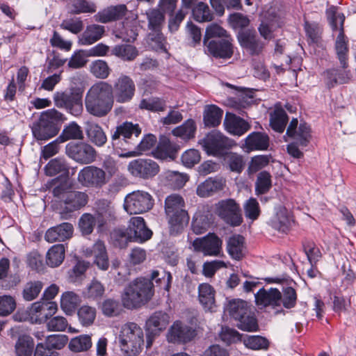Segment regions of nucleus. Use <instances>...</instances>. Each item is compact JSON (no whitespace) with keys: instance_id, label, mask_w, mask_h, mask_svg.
Here are the masks:
<instances>
[{"instance_id":"obj_1","label":"nucleus","mask_w":356,"mask_h":356,"mask_svg":"<svg viewBox=\"0 0 356 356\" xmlns=\"http://www.w3.org/2000/svg\"><path fill=\"white\" fill-rule=\"evenodd\" d=\"M113 86L108 82L100 81L93 84L85 97V107L90 115L103 118L113 106Z\"/></svg>"},{"instance_id":"obj_2","label":"nucleus","mask_w":356,"mask_h":356,"mask_svg":"<svg viewBox=\"0 0 356 356\" xmlns=\"http://www.w3.org/2000/svg\"><path fill=\"white\" fill-rule=\"evenodd\" d=\"M141 129L138 124L124 122L111 130V143L120 157H132L131 149L136 147Z\"/></svg>"},{"instance_id":"obj_3","label":"nucleus","mask_w":356,"mask_h":356,"mask_svg":"<svg viewBox=\"0 0 356 356\" xmlns=\"http://www.w3.org/2000/svg\"><path fill=\"white\" fill-rule=\"evenodd\" d=\"M154 295V284L145 277H138L131 282L121 295L124 308L133 309L146 304Z\"/></svg>"},{"instance_id":"obj_4","label":"nucleus","mask_w":356,"mask_h":356,"mask_svg":"<svg viewBox=\"0 0 356 356\" xmlns=\"http://www.w3.org/2000/svg\"><path fill=\"white\" fill-rule=\"evenodd\" d=\"M65 120V115L55 108L43 111L31 127L33 137L38 140H47L54 137Z\"/></svg>"},{"instance_id":"obj_5","label":"nucleus","mask_w":356,"mask_h":356,"mask_svg":"<svg viewBox=\"0 0 356 356\" xmlns=\"http://www.w3.org/2000/svg\"><path fill=\"white\" fill-rule=\"evenodd\" d=\"M52 193L59 202L62 218H67L70 213L80 209L88 202V196L86 193L69 191L66 182L55 186Z\"/></svg>"},{"instance_id":"obj_6","label":"nucleus","mask_w":356,"mask_h":356,"mask_svg":"<svg viewBox=\"0 0 356 356\" xmlns=\"http://www.w3.org/2000/svg\"><path fill=\"white\" fill-rule=\"evenodd\" d=\"M184 207V198L179 195L172 194L165 198V211L171 234L175 235L181 232L189 222L190 218Z\"/></svg>"},{"instance_id":"obj_7","label":"nucleus","mask_w":356,"mask_h":356,"mask_svg":"<svg viewBox=\"0 0 356 356\" xmlns=\"http://www.w3.org/2000/svg\"><path fill=\"white\" fill-rule=\"evenodd\" d=\"M327 19L332 31L339 29V32L334 43V50L339 63L343 69H346L348 58V40L344 34L343 23L345 16L337 11L336 8H331L327 11Z\"/></svg>"},{"instance_id":"obj_8","label":"nucleus","mask_w":356,"mask_h":356,"mask_svg":"<svg viewBox=\"0 0 356 356\" xmlns=\"http://www.w3.org/2000/svg\"><path fill=\"white\" fill-rule=\"evenodd\" d=\"M227 310L238 321L237 326L239 329L248 332L258 330L257 321L246 301L240 299L229 301Z\"/></svg>"},{"instance_id":"obj_9","label":"nucleus","mask_w":356,"mask_h":356,"mask_svg":"<svg viewBox=\"0 0 356 356\" xmlns=\"http://www.w3.org/2000/svg\"><path fill=\"white\" fill-rule=\"evenodd\" d=\"M120 347L129 356H135L139 353L143 345V332L134 323L124 325L120 335Z\"/></svg>"},{"instance_id":"obj_10","label":"nucleus","mask_w":356,"mask_h":356,"mask_svg":"<svg viewBox=\"0 0 356 356\" xmlns=\"http://www.w3.org/2000/svg\"><path fill=\"white\" fill-rule=\"evenodd\" d=\"M83 92L79 90L56 92L54 95V104L58 108H65L74 116H79L83 112Z\"/></svg>"},{"instance_id":"obj_11","label":"nucleus","mask_w":356,"mask_h":356,"mask_svg":"<svg viewBox=\"0 0 356 356\" xmlns=\"http://www.w3.org/2000/svg\"><path fill=\"white\" fill-rule=\"evenodd\" d=\"M215 213L223 222L232 227L239 226L243 222L240 205L232 198L218 201L215 204Z\"/></svg>"},{"instance_id":"obj_12","label":"nucleus","mask_w":356,"mask_h":356,"mask_svg":"<svg viewBox=\"0 0 356 356\" xmlns=\"http://www.w3.org/2000/svg\"><path fill=\"white\" fill-rule=\"evenodd\" d=\"M154 202L148 192L138 190L126 195L124 208L130 214L143 213L153 207Z\"/></svg>"},{"instance_id":"obj_13","label":"nucleus","mask_w":356,"mask_h":356,"mask_svg":"<svg viewBox=\"0 0 356 356\" xmlns=\"http://www.w3.org/2000/svg\"><path fill=\"white\" fill-rule=\"evenodd\" d=\"M234 145L233 140L216 130L211 131L204 139V147L207 154L216 156H224Z\"/></svg>"},{"instance_id":"obj_14","label":"nucleus","mask_w":356,"mask_h":356,"mask_svg":"<svg viewBox=\"0 0 356 356\" xmlns=\"http://www.w3.org/2000/svg\"><path fill=\"white\" fill-rule=\"evenodd\" d=\"M77 180L83 186L99 189L107 182V175L101 168L87 165L78 173Z\"/></svg>"},{"instance_id":"obj_15","label":"nucleus","mask_w":356,"mask_h":356,"mask_svg":"<svg viewBox=\"0 0 356 356\" xmlns=\"http://www.w3.org/2000/svg\"><path fill=\"white\" fill-rule=\"evenodd\" d=\"M67 155L77 163L90 164L96 159V151L84 142H70L65 147Z\"/></svg>"},{"instance_id":"obj_16","label":"nucleus","mask_w":356,"mask_h":356,"mask_svg":"<svg viewBox=\"0 0 356 356\" xmlns=\"http://www.w3.org/2000/svg\"><path fill=\"white\" fill-rule=\"evenodd\" d=\"M135 92L136 85L133 79L127 75L122 74L113 86V100L120 104L129 102L133 99Z\"/></svg>"},{"instance_id":"obj_17","label":"nucleus","mask_w":356,"mask_h":356,"mask_svg":"<svg viewBox=\"0 0 356 356\" xmlns=\"http://www.w3.org/2000/svg\"><path fill=\"white\" fill-rule=\"evenodd\" d=\"M129 172L135 177L148 179L159 172L156 162L149 159H137L130 161L127 166Z\"/></svg>"},{"instance_id":"obj_18","label":"nucleus","mask_w":356,"mask_h":356,"mask_svg":"<svg viewBox=\"0 0 356 356\" xmlns=\"http://www.w3.org/2000/svg\"><path fill=\"white\" fill-rule=\"evenodd\" d=\"M233 39L231 36L216 38L204 43L205 51L216 58L229 59L234 54Z\"/></svg>"},{"instance_id":"obj_19","label":"nucleus","mask_w":356,"mask_h":356,"mask_svg":"<svg viewBox=\"0 0 356 356\" xmlns=\"http://www.w3.org/2000/svg\"><path fill=\"white\" fill-rule=\"evenodd\" d=\"M170 322L169 315L163 312H155L146 322L147 348H149L155 336L165 330Z\"/></svg>"},{"instance_id":"obj_20","label":"nucleus","mask_w":356,"mask_h":356,"mask_svg":"<svg viewBox=\"0 0 356 356\" xmlns=\"http://www.w3.org/2000/svg\"><path fill=\"white\" fill-rule=\"evenodd\" d=\"M222 240L214 233H209L202 238H197L193 242L195 251L209 256H218L222 250Z\"/></svg>"},{"instance_id":"obj_21","label":"nucleus","mask_w":356,"mask_h":356,"mask_svg":"<svg viewBox=\"0 0 356 356\" xmlns=\"http://www.w3.org/2000/svg\"><path fill=\"white\" fill-rule=\"evenodd\" d=\"M195 330L181 321H175L170 327L167 339L170 343H185L195 336Z\"/></svg>"},{"instance_id":"obj_22","label":"nucleus","mask_w":356,"mask_h":356,"mask_svg":"<svg viewBox=\"0 0 356 356\" xmlns=\"http://www.w3.org/2000/svg\"><path fill=\"white\" fill-rule=\"evenodd\" d=\"M237 38L241 46L250 55H259L262 51L264 44L258 38L255 30L239 31Z\"/></svg>"},{"instance_id":"obj_23","label":"nucleus","mask_w":356,"mask_h":356,"mask_svg":"<svg viewBox=\"0 0 356 356\" xmlns=\"http://www.w3.org/2000/svg\"><path fill=\"white\" fill-rule=\"evenodd\" d=\"M127 229L134 242H145L152 236V232L147 227L145 220L142 217L131 218Z\"/></svg>"},{"instance_id":"obj_24","label":"nucleus","mask_w":356,"mask_h":356,"mask_svg":"<svg viewBox=\"0 0 356 356\" xmlns=\"http://www.w3.org/2000/svg\"><path fill=\"white\" fill-rule=\"evenodd\" d=\"M256 304L264 307H271L273 309L281 307L282 293L277 289H260L254 295Z\"/></svg>"},{"instance_id":"obj_25","label":"nucleus","mask_w":356,"mask_h":356,"mask_svg":"<svg viewBox=\"0 0 356 356\" xmlns=\"http://www.w3.org/2000/svg\"><path fill=\"white\" fill-rule=\"evenodd\" d=\"M298 119L293 118L286 129V134L289 137L298 140L301 147H306L309 144L311 138L310 127L305 122L300 123L298 127Z\"/></svg>"},{"instance_id":"obj_26","label":"nucleus","mask_w":356,"mask_h":356,"mask_svg":"<svg viewBox=\"0 0 356 356\" xmlns=\"http://www.w3.org/2000/svg\"><path fill=\"white\" fill-rule=\"evenodd\" d=\"M225 184L222 177H209L197 186L196 193L200 197H209L222 191Z\"/></svg>"},{"instance_id":"obj_27","label":"nucleus","mask_w":356,"mask_h":356,"mask_svg":"<svg viewBox=\"0 0 356 356\" xmlns=\"http://www.w3.org/2000/svg\"><path fill=\"white\" fill-rule=\"evenodd\" d=\"M225 130L232 135L241 136L250 128V124L244 119L235 114L226 113L223 122Z\"/></svg>"},{"instance_id":"obj_28","label":"nucleus","mask_w":356,"mask_h":356,"mask_svg":"<svg viewBox=\"0 0 356 356\" xmlns=\"http://www.w3.org/2000/svg\"><path fill=\"white\" fill-rule=\"evenodd\" d=\"M57 311V304L51 301L41 300L34 302L31 313L35 316V322L42 323L52 316Z\"/></svg>"},{"instance_id":"obj_29","label":"nucleus","mask_w":356,"mask_h":356,"mask_svg":"<svg viewBox=\"0 0 356 356\" xmlns=\"http://www.w3.org/2000/svg\"><path fill=\"white\" fill-rule=\"evenodd\" d=\"M292 220L288 210L284 207L275 209V215L269 220L268 224L279 232L286 233L291 227Z\"/></svg>"},{"instance_id":"obj_30","label":"nucleus","mask_w":356,"mask_h":356,"mask_svg":"<svg viewBox=\"0 0 356 356\" xmlns=\"http://www.w3.org/2000/svg\"><path fill=\"white\" fill-rule=\"evenodd\" d=\"M127 8L124 4L110 6L94 15L97 22L108 23L122 19L127 13Z\"/></svg>"},{"instance_id":"obj_31","label":"nucleus","mask_w":356,"mask_h":356,"mask_svg":"<svg viewBox=\"0 0 356 356\" xmlns=\"http://www.w3.org/2000/svg\"><path fill=\"white\" fill-rule=\"evenodd\" d=\"M73 225L69 222H63L49 228L45 234V239L50 243L64 241L70 238L73 233Z\"/></svg>"},{"instance_id":"obj_32","label":"nucleus","mask_w":356,"mask_h":356,"mask_svg":"<svg viewBox=\"0 0 356 356\" xmlns=\"http://www.w3.org/2000/svg\"><path fill=\"white\" fill-rule=\"evenodd\" d=\"M270 138L264 132L254 131L250 134L245 140V145L250 150H267L269 147Z\"/></svg>"},{"instance_id":"obj_33","label":"nucleus","mask_w":356,"mask_h":356,"mask_svg":"<svg viewBox=\"0 0 356 356\" xmlns=\"http://www.w3.org/2000/svg\"><path fill=\"white\" fill-rule=\"evenodd\" d=\"M86 252L94 257V261L99 269L106 270L108 268V258L104 242L97 241L90 249H87Z\"/></svg>"},{"instance_id":"obj_34","label":"nucleus","mask_w":356,"mask_h":356,"mask_svg":"<svg viewBox=\"0 0 356 356\" xmlns=\"http://www.w3.org/2000/svg\"><path fill=\"white\" fill-rule=\"evenodd\" d=\"M85 131L88 140L94 145L102 147L106 143V135L102 127L97 123L87 122Z\"/></svg>"},{"instance_id":"obj_35","label":"nucleus","mask_w":356,"mask_h":356,"mask_svg":"<svg viewBox=\"0 0 356 356\" xmlns=\"http://www.w3.org/2000/svg\"><path fill=\"white\" fill-rule=\"evenodd\" d=\"M223 111L214 104L207 105L203 111V122L207 127H218L222 120Z\"/></svg>"},{"instance_id":"obj_36","label":"nucleus","mask_w":356,"mask_h":356,"mask_svg":"<svg viewBox=\"0 0 356 356\" xmlns=\"http://www.w3.org/2000/svg\"><path fill=\"white\" fill-rule=\"evenodd\" d=\"M105 32L104 26L91 24L86 26V30L79 38L82 45H90L100 40Z\"/></svg>"},{"instance_id":"obj_37","label":"nucleus","mask_w":356,"mask_h":356,"mask_svg":"<svg viewBox=\"0 0 356 356\" xmlns=\"http://www.w3.org/2000/svg\"><path fill=\"white\" fill-rule=\"evenodd\" d=\"M95 224L97 228L101 230L108 222L112 220L115 217L113 208L106 201H101L98 204V209L95 216Z\"/></svg>"},{"instance_id":"obj_38","label":"nucleus","mask_w":356,"mask_h":356,"mask_svg":"<svg viewBox=\"0 0 356 356\" xmlns=\"http://www.w3.org/2000/svg\"><path fill=\"white\" fill-rule=\"evenodd\" d=\"M245 238L241 235L231 236L227 243V250L230 257L235 260H241L243 256Z\"/></svg>"},{"instance_id":"obj_39","label":"nucleus","mask_w":356,"mask_h":356,"mask_svg":"<svg viewBox=\"0 0 356 356\" xmlns=\"http://www.w3.org/2000/svg\"><path fill=\"white\" fill-rule=\"evenodd\" d=\"M215 291L207 283L200 284L198 286V298L200 302L207 310H212L215 306Z\"/></svg>"},{"instance_id":"obj_40","label":"nucleus","mask_w":356,"mask_h":356,"mask_svg":"<svg viewBox=\"0 0 356 356\" xmlns=\"http://www.w3.org/2000/svg\"><path fill=\"white\" fill-rule=\"evenodd\" d=\"M289 121L286 111L282 108H276L270 113V125L273 130L277 133H283Z\"/></svg>"},{"instance_id":"obj_41","label":"nucleus","mask_w":356,"mask_h":356,"mask_svg":"<svg viewBox=\"0 0 356 356\" xmlns=\"http://www.w3.org/2000/svg\"><path fill=\"white\" fill-rule=\"evenodd\" d=\"M44 170L49 176H54L58 173L67 175L70 165L65 158L57 157L50 160L44 167Z\"/></svg>"},{"instance_id":"obj_42","label":"nucleus","mask_w":356,"mask_h":356,"mask_svg":"<svg viewBox=\"0 0 356 356\" xmlns=\"http://www.w3.org/2000/svg\"><path fill=\"white\" fill-rule=\"evenodd\" d=\"M122 302L114 298H106L101 305L102 314L107 317H114L119 316L123 312Z\"/></svg>"},{"instance_id":"obj_43","label":"nucleus","mask_w":356,"mask_h":356,"mask_svg":"<svg viewBox=\"0 0 356 356\" xmlns=\"http://www.w3.org/2000/svg\"><path fill=\"white\" fill-rule=\"evenodd\" d=\"M111 54L124 61H132L138 55V51L131 44H118L112 49Z\"/></svg>"},{"instance_id":"obj_44","label":"nucleus","mask_w":356,"mask_h":356,"mask_svg":"<svg viewBox=\"0 0 356 356\" xmlns=\"http://www.w3.org/2000/svg\"><path fill=\"white\" fill-rule=\"evenodd\" d=\"M65 258V247L63 244L53 245L47 253V264L51 267L60 266Z\"/></svg>"},{"instance_id":"obj_45","label":"nucleus","mask_w":356,"mask_h":356,"mask_svg":"<svg viewBox=\"0 0 356 356\" xmlns=\"http://www.w3.org/2000/svg\"><path fill=\"white\" fill-rule=\"evenodd\" d=\"M152 153L154 158L161 160H165L168 157H172L173 148L170 140L165 136L161 137L156 149H154Z\"/></svg>"},{"instance_id":"obj_46","label":"nucleus","mask_w":356,"mask_h":356,"mask_svg":"<svg viewBox=\"0 0 356 356\" xmlns=\"http://www.w3.org/2000/svg\"><path fill=\"white\" fill-rule=\"evenodd\" d=\"M79 301L78 295L72 291H67L62 295L60 307L66 314L70 315L75 311Z\"/></svg>"},{"instance_id":"obj_47","label":"nucleus","mask_w":356,"mask_h":356,"mask_svg":"<svg viewBox=\"0 0 356 356\" xmlns=\"http://www.w3.org/2000/svg\"><path fill=\"white\" fill-rule=\"evenodd\" d=\"M325 73L327 76V85L329 88H332L337 83H345L348 79V72L346 69L332 68L327 70Z\"/></svg>"},{"instance_id":"obj_48","label":"nucleus","mask_w":356,"mask_h":356,"mask_svg":"<svg viewBox=\"0 0 356 356\" xmlns=\"http://www.w3.org/2000/svg\"><path fill=\"white\" fill-rule=\"evenodd\" d=\"M33 348L34 342L31 337L20 336L15 344L16 355L17 356H31Z\"/></svg>"},{"instance_id":"obj_49","label":"nucleus","mask_w":356,"mask_h":356,"mask_svg":"<svg viewBox=\"0 0 356 356\" xmlns=\"http://www.w3.org/2000/svg\"><path fill=\"white\" fill-rule=\"evenodd\" d=\"M225 164L229 168L230 171L241 173L245 166L243 157L234 152H227L224 156Z\"/></svg>"},{"instance_id":"obj_50","label":"nucleus","mask_w":356,"mask_h":356,"mask_svg":"<svg viewBox=\"0 0 356 356\" xmlns=\"http://www.w3.org/2000/svg\"><path fill=\"white\" fill-rule=\"evenodd\" d=\"M196 131L195 122L192 119L187 120L183 124L172 130L175 136L180 137L184 140H188L195 137Z\"/></svg>"},{"instance_id":"obj_51","label":"nucleus","mask_w":356,"mask_h":356,"mask_svg":"<svg viewBox=\"0 0 356 356\" xmlns=\"http://www.w3.org/2000/svg\"><path fill=\"white\" fill-rule=\"evenodd\" d=\"M139 108L152 112H161L165 110L166 102L163 99L152 97L143 99L139 104Z\"/></svg>"},{"instance_id":"obj_52","label":"nucleus","mask_w":356,"mask_h":356,"mask_svg":"<svg viewBox=\"0 0 356 356\" xmlns=\"http://www.w3.org/2000/svg\"><path fill=\"white\" fill-rule=\"evenodd\" d=\"M211 215L196 214L193 219L192 229L196 234L204 233L211 224Z\"/></svg>"},{"instance_id":"obj_53","label":"nucleus","mask_w":356,"mask_h":356,"mask_svg":"<svg viewBox=\"0 0 356 356\" xmlns=\"http://www.w3.org/2000/svg\"><path fill=\"white\" fill-rule=\"evenodd\" d=\"M272 187L270 174L266 171L260 172L255 182V193L257 195L267 193Z\"/></svg>"},{"instance_id":"obj_54","label":"nucleus","mask_w":356,"mask_h":356,"mask_svg":"<svg viewBox=\"0 0 356 356\" xmlns=\"http://www.w3.org/2000/svg\"><path fill=\"white\" fill-rule=\"evenodd\" d=\"M58 138L60 143H64L69 140L82 139L83 132L80 126L73 122L63 129Z\"/></svg>"},{"instance_id":"obj_55","label":"nucleus","mask_w":356,"mask_h":356,"mask_svg":"<svg viewBox=\"0 0 356 356\" xmlns=\"http://www.w3.org/2000/svg\"><path fill=\"white\" fill-rule=\"evenodd\" d=\"M302 249L311 266H316V263L321 258L322 254L315 243L312 241L305 240L302 241Z\"/></svg>"},{"instance_id":"obj_56","label":"nucleus","mask_w":356,"mask_h":356,"mask_svg":"<svg viewBox=\"0 0 356 356\" xmlns=\"http://www.w3.org/2000/svg\"><path fill=\"white\" fill-rule=\"evenodd\" d=\"M166 184L173 189L182 188L187 181L188 177L186 174L180 173L177 171H168L165 172Z\"/></svg>"},{"instance_id":"obj_57","label":"nucleus","mask_w":356,"mask_h":356,"mask_svg":"<svg viewBox=\"0 0 356 356\" xmlns=\"http://www.w3.org/2000/svg\"><path fill=\"white\" fill-rule=\"evenodd\" d=\"M69 12L71 14L93 13L96 11V6L86 0H73L70 6Z\"/></svg>"},{"instance_id":"obj_58","label":"nucleus","mask_w":356,"mask_h":356,"mask_svg":"<svg viewBox=\"0 0 356 356\" xmlns=\"http://www.w3.org/2000/svg\"><path fill=\"white\" fill-rule=\"evenodd\" d=\"M148 27L151 31H161L164 23L165 16L159 9H152L147 12Z\"/></svg>"},{"instance_id":"obj_59","label":"nucleus","mask_w":356,"mask_h":356,"mask_svg":"<svg viewBox=\"0 0 356 356\" xmlns=\"http://www.w3.org/2000/svg\"><path fill=\"white\" fill-rule=\"evenodd\" d=\"M43 288L41 281H30L27 282L23 289V298L26 301H32L35 299Z\"/></svg>"},{"instance_id":"obj_60","label":"nucleus","mask_w":356,"mask_h":356,"mask_svg":"<svg viewBox=\"0 0 356 356\" xmlns=\"http://www.w3.org/2000/svg\"><path fill=\"white\" fill-rule=\"evenodd\" d=\"M193 16L195 20L200 22H210L213 19V15L211 13L207 4L200 2L193 8Z\"/></svg>"},{"instance_id":"obj_61","label":"nucleus","mask_w":356,"mask_h":356,"mask_svg":"<svg viewBox=\"0 0 356 356\" xmlns=\"http://www.w3.org/2000/svg\"><path fill=\"white\" fill-rule=\"evenodd\" d=\"M91 346V338L87 334L76 337L69 343V348L76 353L88 350Z\"/></svg>"},{"instance_id":"obj_62","label":"nucleus","mask_w":356,"mask_h":356,"mask_svg":"<svg viewBox=\"0 0 356 356\" xmlns=\"http://www.w3.org/2000/svg\"><path fill=\"white\" fill-rule=\"evenodd\" d=\"M90 71L94 76L99 79H106L111 73L107 63L103 60L92 61L90 65Z\"/></svg>"},{"instance_id":"obj_63","label":"nucleus","mask_w":356,"mask_h":356,"mask_svg":"<svg viewBox=\"0 0 356 356\" xmlns=\"http://www.w3.org/2000/svg\"><path fill=\"white\" fill-rule=\"evenodd\" d=\"M105 292L104 286L97 280H92L88 285L84 296L93 300H98L102 298Z\"/></svg>"},{"instance_id":"obj_64","label":"nucleus","mask_w":356,"mask_h":356,"mask_svg":"<svg viewBox=\"0 0 356 356\" xmlns=\"http://www.w3.org/2000/svg\"><path fill=\"white\" fill-rule=\"evenodd\" d=\"M77 315L81 324L83 326H88L95 319L96 309L95 307L88 305H83L79 309Z\"/></svg>"}]
</instances>
